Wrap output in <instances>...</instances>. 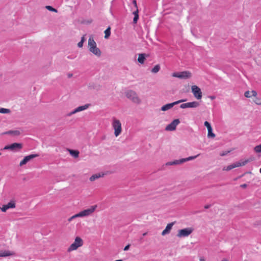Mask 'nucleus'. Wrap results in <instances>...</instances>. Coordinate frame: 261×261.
Segmentation results:
<instances>
[{"mask_svg": "<svg viewBox=\"0 0 261 261\" xmlns=\"http://www.w3.org/2000/svg\"><path fill=\"white\" fill-rule=\"evenodd\" d=\"M88 47L90 51L97 57H100L101 54L100 50L97 47L96 43L92 37L88 39Z\"/></svg>", "mask_w": 261, "mask_h": 261, "instance_id": "1", "label": "nucleus"}, {"mask_svg": "<svg viewBox=\"0 0 261 261\" xmlns=\"http://www.w3.org/2000/svg\"><path fill=\"white\" fill-rule=\"evenodd\" d=\"M125 95L127 98L136 103H140L141 102V100L138 96L137 94L133 90L127 91L125 92Z\"/></svg>", "mask_w": 261, "mask_h": 261, "instance_id": "2", "label": "nucleus"}, {"mask_svg": "<svg viewBox=\"0 0 261 261\" xmlns=\"http://www.w3.org/2000/svg\"><path fill=\"white\" fill-rule=\"evenodd\" d=\"M112 126L115 130L114 134L116 137L118 136L121 133V124L119 120L114 118L113 119Z\"/></svg>", "mask_w": 261, "mask_h": 261, "instance_id": "3", "label": "nucleus"}, {"mask_svg": "<svg viewBox=\"0 0 261 261\" xmlns=\"http://www.w3.org/2000/svg\"><path fill=\"white\" fill-rule=\"evenodd\" d=\"M198 156H199V154H197V155H195V156H189L188 158H183V159H179V160H175V161H174L173 162H169L166 163V165L171 166V165L180 164H182V163H184L185 162H187V161H191V160H193L196 159Z\"/></svg>", "mask_w": 261, "mask_h": 261, "instance_id": "4", "label": "nucleus"}, {"mask_svg": "<svg viewBox=\"0 0 261 261\" xmlns=\"http://www.w3.org/2000/svg\"><path fill=\"white\" fill-rule=\"evenodd\" d=\"M172 76L179 78L180 79H188L191 77L192 74L189 71L176 72L172 73Z\"/></svg>", "mask_w": 261, "mask_h": 261, "instance_id": "5", "label": "nucleus"}, {"mask_svg": "<svg viewBox=\"0 0 261 261\" xmlns=\"http://www.w3.org/2000/svg\"><path fill=\"white\" fill-rule=\"evenodd\" d=\"M83 240L80 237H76L73 243H72L68 248V251H72L76 250L78 247L83 245Z\"/></svg>", "mask_w": 261, "mask_h": 261, "instance_id": "6", "label": "nucleus"}, {"mask_svg": "<svg viewBox=\"0 0 261 261\" xmlns=\"http://www.w3.org/2000/svg\"><path fill=\"white\" fill-rule=\"evenodd\" d=\"M96 207V205H92L89 208L80 212V215L81 216V217L90 216L95 211Z\"/></svg>", "mask_w": 261, "mask_h": 261, "instance_id": "7", "label": "nucleus"}, {"mask_svg": "<svg viewBox=\"0 0 261 261\" xmlns=\"http://www.w3.org/2000/svg\"><path fill=\"white\" fill-rule=\"evenodd\" d=\"M193 230V228L191 227L179 229L178 231L177 236L179 238L187 237L192 232Z\"/></svg>", "mask_w": 261, "mask_h": 261, "instance_id": "8", "label": "nucleus"}, {"mask_svg": "<svg viewBox=\"0 0 261 261\" xmlns=\"http://www.w3.org/2000/svg\"><path fill=\"white\" fill-rule=\"evenodd\" d=\"M186 100H187L186 99H180V100L174 101L172 103H167V104L163 106V107H162L161 110L163 111H167V110L170 109L171 108H172L174 106L177 105L178 103H180L181 102H185Z\"/></svg>", "mask_w": 261, "mask_h": 261, "instance_id": "9", "label": "nucleus"}, {"mask_svg": "<svg viewBox=\"0 0 261 261\" xmlns=\"http://www.w3.org/2000/svg\"><path fill=\"white\" fill-rule=\"evenodd\" d=\"M192 92L196 98L200 99L202 98V94L201 89L197 86L194 85L191 87Z\"/></svg>", "mask_w": 261, "mask_h": 261, "instance_id": "10", "label": "nucleus"}, {"mask_svg": "<svg viewBox=\"0 0 261 261\" xmlns=\"http://www.w3.org/2000/svg\"><path fill=\"white\" fill-rule=\"evenodd\" d=\"M250 160H246L245 161H243L242 162H237L235 163H233L231 165H230L227 167L226 170L229 171L230 170H231L236 167H238L242 166L245 165L247 163L249 162Z\"/></svg>", "mask_w": 261, "mask_h": 261, "instance_id": "11", "label": "nucleus"}, {"mask_svg": "<svg viewBox=\"0 0 261 261\" xmlns=\"http://www.w3.org/2000/svg\"><path fill=\"white\" fill-rule=\"evenodd\" d=\"M179 123L180 121L178 119H174L171 123L166 126L165 130L167 131H173L176 129L177 125Z\"/></svg>", "mask_w": 261, "mask_h": 261, "instance_id": "12", "label": "nucleus"}, {"mask_svg": "<svg viewBox=\"0 0 261 261\" xmlns=\"http://www.w3.org/2000/svg\"><path fill=\"white\" fill-rule=\"evenodd\" d=\"M39 155L38 154H29L27 156H25L23 159L20 162L19 165L22 166L25 164H26L29 161L31 160L32 159L39 156Z\"/></svg>", "mask_w": 261, "mask_h": 261, "instance_id": "13", "label": "nucleus"}, {"mask_svg": "<svg viewBox=\"0 0 261 261\" xmlns=\"http://www.w3.org/2000/svg\"><path fill=\"white\" fill-rule=\"evenodd\" d=\"M199 106V103L197 101H192L187 103H182L180 106L181 109H186L188 108H197Z\"/></svg>", "mask_w": 261, "mask_h": 261, "instance_id": "14", "label": "nucleus"}, {"mask_svg": "<svg viewBox=\"0 0 261 261\" xmlns=\"http://www.w3.org/2000/svg\"><path fill=\"white\" fill-rule=\"evenodd\" d=\"M89 106H90L89 104H86L84 106H80V107L76 108V109H75L74 110H73V111H72L71 112H70L68 114V116H70L72 115H73L77 112L85 110L89 108Z\"/></svg>", "mask_w": 261, "mask_h": 261, "instance_id": "15", "label": "nucleus"}, {"mask_svg": "<svg viewBox=\"0 0 261 261\" xmlns=\"http://www.w3.org/2000/svg\"><path fill=\"white\" fill-rule=\"evenodd\" d=\"M11 145V150L12 151H17L20 150L22 147L21 143H13Z\"/></svg>", "mask_w": 261, "mask_h": 261, "instance_id": "16", "label": "nucleus"}, {"mask_svg": "<svg viewBox=\"0 0 261 261\" xmlns=\"http://www.w3.org/2000/svg\"><path fill=\"white\" fill-rule=\"evenodd\" d=\"M173 224L174 223H170L168 224L165 229L162 231V235L165 236L166 234L169 233L170 232Z\"/></svg>", "mask_w": 261, "mask_h": 261, "instance_id": "17", "label": "nucleus"}, {"mask_svg": "<svg viewBox=\"0 0 261 261\" xmlns=\"http://www.w3.org/2000/svg\"><path fill=\"white\" fill-rule=\"evenodd\" d=\"M145 60V54H140L139 55V57L138 59V61L141 63L143 64L144 63Z\"/></svg>", "mask_w": 261, "mask_h": 261, "instance_id": "18", "label": "nucleus"}, {"mask_svg": "<svg viewBox=\"0 0 261 261\" xmlns=\"http://www.w3.org/2000/svg\"><path fill=\"white\" fill-rule=\"evenodd\" d=\"M5 134L13 136H18L20 135V132L19 130H9L5 133Z\"/></svg>", "mask_w": 261, "mask_h": 261, "instance_id": "19", "label": "nucleus"}, {"mask_svg": "<svg viewBox=\"0 0 261 261\" xmlns=\"http://www.w3.org/2000/svg\"><path fill=\"white\" fill-rule=\"evenodd\" d=\"M12 254L9 251H0V257H6Z\"/></svg>", "mask_w": 261, "mask_h": 261, "instance_id": "20", "label": "nucleus"}, {"mask_svg": "<svg viewBox=\"0 0 261 261\" xmlns=\"http://www.w3.org/2000/svg\"><path fill=\"white\" fill-rule=\"evenodd\" d=\"M70 154L74 158L79 156V152L75 150H69Z\"/></svg>", "mask_w": 261, "mask_h": 261, "instance_id": "21", "label": "nucleus"}, {"mask_svg": "<svg viewBox=\"0 0 261 261\" xmlns=\"http://www.w3.org/2000/svg\"><path fill=\"white\" fill-rule=\"evenodd\" d=\"M101 176H102V175H101L99 173L94 174L90 177V180L93 181L95 179L100 177Z\"/></svg>", "mask_w": 261, "mask_h": 261, "instance_id": "22", "label": "nucleus"}, {"mask_svg": "<svg viewBox=\"0 0 261 261\" xmlns=\"http://www.w3.org/2000/svg\"><path fill=\"white\" fill-rule=\"evenodd\" d=\"M105 38L106 39L108 38L110 35H111V29L110 27H108L105 31Z\"/></svg>", "mask_w": 261, "mask_h": 261, "instance_id": "23", "label": "nucleus"}, {"mask_svg": "<svg viewBox=\"0 0 261 261\" xmlns=\"http://www.w3.org/2000/svg\"><path fill=\"white\" fill-rule=\"evenodd\" d=\"M160 65H156L152 69H151V72L152 73H157L159 71V70H160Z\"/></svg>", "mask_w": 261, "mask_h": 261, "instance_id": "24", "label": "nucleus"}, {"mask_svg": "<svg viewBox=\"0 0 261 261\" xmlns=\"http://www.w3.org/2000/svg\"><path fill=\"white\" fill-rule=\"evenodd\" d=\"M8 208L15 207V203L13 201H10L6 204Z\"/></svg>", "mask_w": 261, "mask_h": 261, "instance_id": "25", "label": "nucleus"}, {"mask_svg": "<svg viewBox=\"0 0 261 261\" xmlns=\"http://www.w3.org/2000/svg\"><path fill=\"white\" fill-rule=\"evenodd\" d=\"M208 130L207 136L209 137L214 138L215 136V135L213 133V128L209 129Z\"/></svg>", "mask_w": 261, "mask_h": 261, "instance_id": "26", "label": "nucleus"}, {"mask_svg": "<svg viewBox=\"0 0 261 261\" xmlns=\"http://www.w3.org/2000/svg\"><path fill=\"white\" fill-rule=\"evenodd\" d=\"M10 112L9 109L5 108H0V113L3 114L8 113Z\"/></svg>", "mask_w": 261, "mask_h": 261, "instance_id": "27", "label": "nucleus"}, {"mask_svg": "<svg viewBox=\"0 0 261 261\" xmlns=\"http://www.w3.org/2000/svg\"><path fill=\"white\" fill-rule=\"evenodd\" d=\"M48 10L51 11V12H57L58 11L57 9L54 8L53 7L50 6H46L45 7Z\"/></svg>", "mask_w": 261, "mask_h": 261, "instance_id": "28", "label": "nucleus"}, {"mask_svg": "<svg viewBox=\"0 0 261 261\" xmlns=\"http://www.w3.org/2000/svg\"><path fill=\"white\" fill-rule=\"evenodd\" d=\"M254 149L256 152H261V144L259 145L256 146Z\"/></svg>", "mask_w": 261, "mask_h": 261, "instance_id": "29", "label": "nucleus"}, {"mask_svg": "<svg viewBox=\"0 0 261 261\" xmlns=\"http://www.w3.org/2000/svg\"><path fill=\"white\" fill-rule=\"evenodd\" d=\"M85 41L84 37H82L81 40L78 43L77 46L79 47H82L83 46V43Z\"/></svg>", "mask_w": 261, "mask_h": 261, "instance_id": "30", "label": "nucleus"}, {"mask_svg": "<svg viewBox=\"0 0 261 261\" xmlns=\"http://www.w3.org/2000/svg\"><path fill=\"white\" fill-rule=\"evenodd\" d=\"M204 125L205 126L207 127V130L212 128L211 124L207 121H205L204 123Z\"/></svg>", "mask_w": 261, "mask_h": 261, "instance_id": "31", "label": "nucleus"}, {"mask_svg": "<svg viewBox=\"0 0 261 261\" xmlns=\"http://www.w3.org/2000/svg\"><path fill=\"white\" fill-rule=\"evenodd\" d=\"M251 92L249 91H247L245 92L244 93V95L246 97H251L252 96L251 95Z\"/></svg>", "mask_w": 261, "mask_h": 261, "instance_id": "32", "label": "nucleus"}, {"mask_svg": "<svg viewBox=\"0 0 261 261\" xmlns=\"http://www.w3.org/2000/svg\"><path fill=\"white\" fill-rule=\"evenodd\" d=\"M1 208L2 211L3 212H5L7 210L9 209L8 208L7 206L6 205V204L3 205V206Z\"/></svg>", "mask_w": 261, "mask_h": 261, "instance_id": "33", "label": "nucleus"}, {"mask_svg": "<svg viewBox=\"0 0 261 261\" xmlns=\"http://www.w3.org/2000/svg\"><path fill=\"white\" fill-rule=\"evenodd\" d=\"M139 19V15L135 16L133 19L134 23H137L138 20Z\"/></svg>", "mask_w": 261, "mask_h": 261, "instance_id": "34", "label": "nucleus"}, {"mask_svg": "<svg viewBox=\"0 0 261 261\" xmlns=\"http://www.w3.org/2000/svg\"><path fill=\"white\" fill-rule=\"evenodd\" d=\"M254 102L257 105H261V100L260 99L256 98V99L254 100Z\"/></svg>", "mask_w": 261, "mask_h": 261, "instance_id": "35", "label": "nucleus"}, {"mask_svg": "<svg viewBox=\"0 0 261 261\" xmlns=\"http://www.w3.org/2000/svg\"><path fill=\"white\" fill-rule=\"evenodd\" d=\"M251 92L252 96L256 97L257 96V92L255 91L252 90Z\"/></svg>", "mask_w": 261, "mask_h": 261, "instance_id": "36", "label": "nucleus"}, {"mask_svg": "<svg viewBox=\"0 0 261 261\" xmlns=\"http://www.w3.org/2000/svg\"><path fill=\"white\" fill-rule=\"evenodd\" d=\"M77 217H81V216L80 215V213L73 215V216H72V218L73 219H74L75 218H77Z\"/></svg>", "mask_w": 261, "mask_h": 261, "instance_id": "37", "label": "nucleus"}, {"mask_svg": "<svg viewBox=\"0 0 261 261\" xmlns=\"http://www.w3.org/2000/svg\"><path fill=\"white\" fill-rule=\"evenodd\" d=\"M4 149H6V150L9 149V150H11V145H7V146H5Z\"/></svg>", "mask_w": 261, "mask_h": 261, "instance_id": "38", "label": "nucleus"}, {"mask_svg": "<svg viewBox=\"0 0 261 261\" xmlns=\"http://www.w3.org/2000/svg\"><path fill=\"white\" fill-rule=\"evenodd\" d=\"M129 247H130V245H126L124 248V251H127L129 249Z\"/></svg>", "mask_w": 261, "mask_h": 261, "instance_id": "39", "label": "nucleus"}, {"mask_svg": "<svg viewBox=\"0 0 261 261\" xmlns=\"http://www.w3.org/2000/svg\"><path fill=\"white\" fill-rule=\"evenodd\" d=\"M133 14L134 15V16H136V15H139V14H138V10L137 8L136 11H135V12H133Z\"/></svg>", "mask_w": 261, "mask_h": 261, "instance_id": "40", "label": "nucleus"}, {"mask_svg": "<svg viewBox=\"0 0 261 261\" xmlns=\"http://www.w3.org/2000/svg\"><path fill=\"white\" fill-rule=\"evenodd\" d=\"M133 4H134V6H135L136 8H137V4L136 0H133Z\"/></svg>", "mask_w": 261, "mask_h": 261, "instance_id": "41", "label": "nucleus"}, {"mask_svg": "<svg viewBox=\"0 0 261 261\" xmlns=\"http://www.w3.org/2000/svg\"><path fill=\"white\" fill-rule=\"evenodd\" d=\"M247 186V184H242L240 186L241 187L243 188H246Z\"/></svg>", "mask_w": 261, "mask_h": 261, "instance_id": "42", "label": "nucleus"}, {"mask_svg": "<svg viewBox=\"0 0 261 261\" xmlns=\"http://www.w3.org/2000/svg\"><path fill=\"white\" fill-rule=\"evenodd\" d=\"M210 206H211V205L207 204V205H205L204 206V208H205V209H207V208H210Z\"/></svg>", "mask_w": 261, "mask_h": 261, "instance_id": "43", "label": "nucleus"}, {"mask_svg": "<svg viewBox=\"0 0 261 261\" xmlns=\"http://www.w3.org/2000/svg\"><path fill=\"white\" fill-rule=\"evenodd\" d=\"M72 73H68L67 74V76L68 78H70L72 76Z\"/></svg>", "mask_w": 261, "mask_h": 261, "instance_id": "44", "label": "nucleus"}, {"mask_svg": "<svg viewBox=\"0 0 261 261\" xmlns=\"http://www.w3.org/2000/svg\"><path fill=\"white\" fill-rule=\"evenodd\" d=\"M226 154V153H224V152H223V153H221V156H224V155H225Z\"/></svg>", "mask_w": 261, "mask_h": 261, "instance_id": "45", "label": "nucleus"}, {"mask_svg": "<svg viewBox=\"0 0 261 261\" xmlns=\"http://www.w3.org/2000/svg\"><path fill=\"white\" fill-rule=\"evenodd\" d=\"M73 218H72V217H70V218L68 219V221H71L72 220H73Z\"/></svg>", "mask_w": 261, "mask_h": 261, "instance_id": "46", "label": "nucleus"}, {"mask_svg": "<svg viewBox=\"0 0 261 261\" xmlns=\"http://www.w3.org/2000/svg\"><path fill=\"white\" fill-rule=\"evenodd\" d=\"M147 234V232H145L143 234V236H145Z\"/></svg>", "mask_w": 261, "mask_h": 261, "instance_id": "47", "label": "nucleus"}, {"mask_svg": "<svg viewBox=\"0 0 261 261\" xmlns=\"http://www.w3.org/2000/svg\"><path fill=\"white\" fill-rule=\"evenodd\" d=\"M222 261H228V260H227L226 259H223L222 260Z\"/></svg>", "mask_w": 261, "mask_h": 261, "instance_id": "48", "label": "nucleus"}, {"mask_svg": "<svg viewBox=\"0 0 261 261\" xmlns=\"http://www.w3.org/2000/svg\"><path fill=\"white\" fill-rule=\"evenodd\" d=\"M200 261H205L204 259L203 258H200Z\"/></svg>", "mask_w": 261, "mask_h": 261, "instance_id": "49", "label": "nucleus"}, {"mask_svg": "<svg viewBox=\"0 0 261 261\" xmlns=\"http://www.w3.org/2000/svg\"><path fill=\"white\" fill-rule=\"evenodd\" d=\"M211 98H212V99H214V98H215V97H214V96H212V97H211Z\"/></svg>", "mask_w": 261, "mask_h": 261, "instance_id": "50", "label": "nucleus"}, {"mask_svg": "<svg viewBox=\"0 0 261 261\" xmlns=\"http://www.w3.org/2000/svg\"><path fill=\"white\" fill-rule=\"evenodd\" d=\"M259 172H260V173H261V168H260V169H259Z\"/></svg>", "mask_w": 261, "mask_h": 261, "instance_id": "51", "label": "nucleus"}]
</instances>
